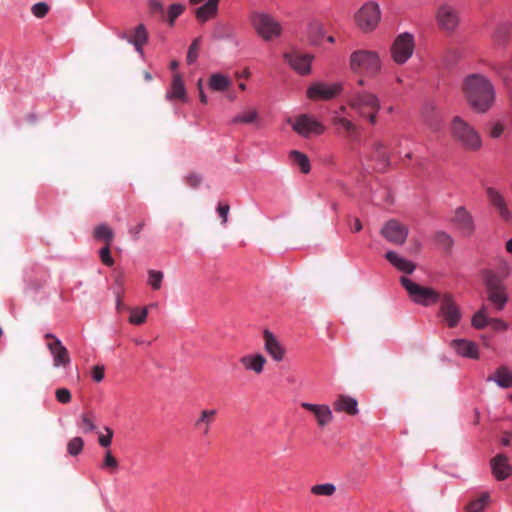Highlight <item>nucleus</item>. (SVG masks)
<instances>
[{"instance_id":"obj_1","label":"nucleus","mask_w":512,"mask_h":512,"mask_svg":"<svg viewBox=\"0 0 512 512\" xmlns=\"http://www.w3.org/2000/svg\"><path fill=\"white\" fill-rule=\"evenodd\" d=\"M469 107L477 113L487 112L495 100V89L491 81L482 74H469L461 86Z\"/></svg>"},{"instance_id":"obj_2","label":"nucleus","mask_w":512,"mask_h":512,"mask_svg":"<svg viewBox=\"0 0 512 512\" xmlns=\"http://www.w3.org/2000/svg\"><path fill=\"white\" fill-rule=\"evenodd\" d=\"M449 132L451 138L466 151L476 152L482 147V139L479 132L464 118L453 116Z\"/></svg>"},{"instance_id":"obj_3","label":"nucleus","mask_w":512,"mask_h":512,"mask_svg":"<svg viewBox=\"0 0 512 512\" xmlns=\"http://www.w3.org/2000/svg\"><path fill=\"white\" fill-rule=\"evenodd\" d=\"M347 104L360 118L367 119L371 125L377 123V114L381 103L376 94L364 90H354L350 93Z\"/></svg>"},{"instance_id":"obj_4","label":"nucleus","mask_w":512,"mask_h":512,"mask_svg":"<svg viewBox=\"0 0 512 512\" xmlns=\"http://www.w3.org/2000/svg\"><path fill=\"white\" fill-rule=\"evenodd\" d=\"M251 24L257 35L266 42L273 41L282 35L281 23L268 13H253L251 15Z\"/></svg>"},{"instance_id":"obj_5","label":"nucleus","mask_w":512,"mask_h":512,"mask_svg":"<svg viewBox=\"0 0 512 512\" xmlns=\"http://www.w3.org/2000/svg\"><path fill=\"white\" fill-rule=\"evenodd\" d=\"M350 68L354 73L375 76L381 70V61L377 52L357 50L350 56Z\"/></svg>"},{"instance_id":"obj_6","label":"nucleus","mask_w":512,"mask_h":512,"mask_svg":"<svg viewBox=\"0 0 512 512\" xmlns=\"http://www.w3.org/2000/svg\"><path fill=\"white\" fill-rule=\"evenodd\" d=\"M482 278L487 290L488 300L498 311L503 310L508 302V295L499 274L486 269L482 271Z\"/></svg>"},{"instance_id":"obj_7","label":"nucleus","mask_w":512,"mask_h":512,"mask_svg":"<svg viewBox=\"0 0 512 512\" xmlns=\"http://www.w3.org/2000/svg\"><path fill=\"white\" fill-rule=\"evenodd\" d=\"M400 283L407 291L411 300L424 307L436 304L442 296V293L437 290L421 286L405 276L400 278Z\"/></svg>"},{"instance_id":"obj_8","label":"nucleus","mask_w":512,"mask_h":512,"mask_svg":"<svg viewBox=\"0 0 512 512\" xmlns=\"http://www.w3.org/2000/svg\"><path fill=\"white\" fill-rule=\"evenodd\" d=\"M438 302L437 316L441 319L442 323L449 328L457 327L462 318V311L456 303L454 296L449 292L442 293Z\"/></svg>"},{"instance_id":"obj_9","label":"nucleus","mask_w":512,"mask_h":512,"mask_svg":"<svg viewBox=\"0 0 512 512\" xmlns=\"http://www.w3.org/2000/svg\"><path fill=\"white\" fill-rule=\"evenodd\" d=\"M435 19L438 28L446 34H453L461 21L459 10L449 3H442L438 6Z\"/></svg>"},{"instance_id":"obj_10","label":"nucleus","mask_w":512,"mask_h":512,"mask_svg":"<svg viewBox=\"0 0 512 512\" xmlns=\"http://www.w3.org/2000/svg\"><path fill=\"white\" fill-rule=\"evenodd\" d=\"M415 48L412 34L404 32L399 34L393 41L390 53L393 61L399 65L404 64L412 56Z\"/></svg>"},{"instance_id":"obj_11","label":"nucleus","mask_w":512,"mask_h":512,"mask_svg":"<svg viewBox=\"0 0 512 512\" xmlns=\"http://www.w3.org/2000/svg\"><path fill=\"white\" fill-rule=\"evenodd\" d=\"M357 27L363 32L374 30L380 21V10L376 3L364 4L354 16Z\"/></svg>"},{"instance_id":"obj_12","label":"nucleus","mask_w":512,"mask_h":512,"mask_svg":"<svg viewBox=\"0 0 512 512\" xmlns=\"http://www.w3.org/2000/svg\"><path fill=\"white\" fill-rule=\"evenodd\" d=\"M44 338L47 340L46 346L53 357V366L64 368L69 366L71 362L70 355L60 339L52 333H46Z\"/></svg>"},{"instance_id":"obj_13","label":"nucleus","mask_w":512,"mask_h":512,"mask_svg":"<svg viewBox=\"0 0 512 512\" xmlns=\"http://www.w3.org/2000/svg\"><path fill=\"white\" fill-rule=\"evenodd\" d=\"M288 122L291 123L293 130L297 134L305 138L311 135H321L325 131V127L319 121L306 114L300 115L294 122L290 119Z\"/></svg>"},{"instance_id":"obj_14","label":"nucleus","mask_w":512,"mask_h":512,"mask_svg":"<svg viewBox=\"0 0 512 512\" xmlns=\"http://www.w3.org/2000/svg\"><path fill=\"white\" fill-rule=\"evenodd\" d=\"M380 232L388 242L395 245L404 244L408 236V228L395 219L387 221Z\"/></svg>"},{"instance_id":"obj_15","label":"nucleus","mask_w":512,"mask_h":512,"mask_svg":"<svg viewBox=\"0 0 512 512\" xmlns=\"http://www.w3.org/2000/svg\"><path fill=\"white\" fill-rule=\"evenodd\" d=\"M342 91V84L314 83L307 90V97L312 100H329Z\"/></svg>"},{"instance_id":"obj_16","label":"nucleus","mask_w":512,"mask_h":512,"mask_svg":"<svg viewBox=\"0 0 512 512\" xmlns=\"http://www.w3.org/2000/svg\"><path fill=\"white\" fill-rule=\"evenodd\" d=\"M264 349L270 357L276 361L281 362L286 354V350L280 340L268 329L263 332Z\"/></svg>"},{"instance_id":"obj_17","label":"nucleus","mask_w":512,"mask_h":512,"mask_svg":"<svg viewBox=\"0 0 512 512\" xmlns=\"http://www.w3.org/2000/svg\"><path fill=\"white\" fill-rule=\"evenodd\" d=\"M284 58L289 63L291 68L299 74L305 75L310 73V65L313 59L311 54H303L299 51H292L285 53Z\"/></svg>"},{"instance_id":"obj_18","label":"nucleus","mask_w":512,"mask_h":512,"mask_svg":"<svg viewBox=\"0 0 512 512\" xmlns=\"http://www.w3.org/2000/svg\"><path fill=\"white\" fill-rule=\"evenodd\" d=\"M486 194L489 203L496 209L500 218L509 221L512 215L504 196L493 187H488Z\"/></svg>"},{"instance_id":"obj_19","label":"nucleus","mask_w":512,"mask_h":512,"mask_svg":"<svg viewBox=\"0 0 512 512\" xmlns=\"http://www.w3.org/2000/svg\"><path fill=\"white\" fill-rule=\"evenodd\" d=\"M453 223L457 225L462 235L467 237L471 236L475 230L473 217L463 206L455 210Z\"/></svg>"},{"instance_id":"obj_20","label":"nucleus","mask_w":512,"mask_h":512,"mask_svg":"<svg viewBox=\"0 0 512 512\" xmlns=\"http://www.w3.org/2000/svg\"><path fill=\"white\" fill-rule=\"evenodd\" d=\"M421 116L424 124L433 132H437L442 127V118L438 114L436 105L433 102H427L421 109Z\"/></svg>"},{"instance_id":"obj_21","label":"nucleus","mask_w":512,"mask_h":512,"mask_svg":"<svg viewBox=\"0 0 512 512\" xmlns=\"http://www.w3.org/2000/svg\"><path fill=\"white\" fill-rule=\"evenodd\" d=\"M119 37L132 44L139 53L143 52V46L148 42V32L143 24L136 26L130 34H119Z\"/></svg>"},{"instance_id":"obj_22","label":"nucleus","mask_w":512,"mask_h":512,"mask_svg":"<svg viewBox=\"0 0 512 512\" xmlns=\"http://www.w3.org/2000/svg\"><path fill=\"white\" fill-rule=\"evenodd\" d=\"M492 474L498 481L505 480L512 474V466L509 464L508 457L504 454H498L490 460Z\"/></svg>"},{"instance_id":"obj_23","label":"nucleus","mask_w":512,"mask_h":512,"mask_svg":"<svg viewBox=\"0 0 512 512\" xmlns=\"http://www.w3.org/2000/svg\"><path fill=\"white\" fill-rule=\"evenodd\" d=\"M301 407L315 416L320 427L326 426L333 419L332 411L327 405L303 402L301 403Z\"/></svg>"},{"instance_id":"obj_24","label":"nucleus","mask_w":512,"mask_h":512,"mask_svg":"<svg viewBox=\"0 0 512 512\" xmlns=\"http://www.w3.org/2000/svg\"><path fill=\"white\" fill-rule=\"evenodd\" d=\"M450 347L459 356L478 359L479 352L477 344L466 339H455L450 342Z\"/></svg>"},{"instance_id":"obj_25","label":"nucleus","mask_w":512,"mask_h":512,"mask_svg":"<svg viewBox=\"0 0 512 512\" xmlns=\"http://www.w3.org/2000/svg\"><path fill=\"white\" fill-rule=\"evenodd\" d=\"M240 364L247 371H252L259 375L264 371V366L267 363L266 358L262 354H246L240 357Z\"/></svg>"},{"instance_id":"obj_26","label":"nucleus","mask_w":512,"mask_h":512,"mask_svg":"<svg viewBox=\"0 0 512 512\" xmlns=\"http://www.w3.org/2000/svg\"><path fill=\"white\" fill-rule=\"evenodd\" d=\"M333 408L336 412H345L350 416L359 412L357 400L347 395H339L333 402Z\"/></svg>"},{"instance_id":"obj_27","label":"nucleus","mask_w":512,"mask_h":512,"mask_svg":"<svg viewBox=\"0 0 512 512\" xmlns=\"http://www.w3.org/2000/svg\"><path fill=\"white\" fill-rule=\"evenodd\" d=\"M331 122L334 126L341 127L345 133V137L349 140L355 141L358 139L359 127L351 120L341 116H333Z\"/></svg>"},{"instance_id":"obj_28","label":"nucleus","mask_w":512,"mask_h":512,"mask_svg":"<svg viewBox=\"0 0 512 512\" xmlns=\"http://www.w3.org/2000/svg\"><path fill=\"white\" fill-rule=\"evenodd\" d=\"M370 160L378 162L380 165L379 169H385L389 165V154L387 152V146L384 142L377 140L373 143L372 151L369 156Z\"/></svg>"},{"instance_id":"obj_29","label":"nucleus","mask_w":512,"mask_h":512,"mask_svg":"<svg viewBox=\"0 0 512 512\" xmlns=\"http://www.w3.org/2000/svg\"><path fill=\"white\" fill-rule=\"evenodd\" d=\"M385 258L387 259V261H389L396 269H398L399 271L403 272V273H406V274H412L413 271L415 270L416 268V265L407 260L406 258H403L401 256H399L396 252L394 251H388L385 255Z\"/></svg>"},{"instance_id":"obj_30","label":"nucleus","mask_w":512,"mask_h":512,"mask_svg":"<svg viewBox=\"0 0 512 512\" xmlns=\"http://www.w3.org/2000/svg\"><path fill=\"white\" fill-rule=\"evenodd\" d=\"M166 98L169 100L177 99L183 102L187 100L184 82L179 73L173 74L171 89L167 92Z\"/></svg>"},{"instance_id":"obj_31","label":"nucleus","mask_w":512,"mask_h":512,"mask_svg":"<svg viewBox=\"0 0 512 512\" xmlns=\"http://www.w3.org/2000/svg\"><path fill=\"white\" fill-rule=\"evenodd\" d=\"M217 414L215 409L211 410H203L200 413L199 418L195 422V427L202 430L203 435H208L210 431V425L214 421V418Z\"/></svg>"},{"instance_id":"obj_32","label":"nucleus","mask_w":512,"mask_h":512,"mask_svg":"<svg viewBox=\"0 0 512 512\" xmlns=\"http://www.w3.org/2000/svg\"><path fill=\"white\" fill-rule=\"evenodd\" d=\"M510 29L511 26L507 22L497 24L492 34V39L496 46H504L508 42Z\"/></svg>"},{"instance_id":"obj_33","label":"nucleus","mask_w":512,"mask_h":512,"mask_svg":"<svg viewBox=\"0 0 512 512\" xmlns=\"http://www.w3.org/2000/svg\"><path fill=\"white\" fill-rule=\"evenodd\" d=\"M217 12L218 7L207 1L204 5L195 10V16L199 22L204 23L214 18L217 15Z\"/></svg>"},{"instance_id":"obj_34","label":"nucleus","mask_w":512,"mask_h":512,"mask_svg":"<svg viewBox=\"0 0 512 512\" xmlns=\"http://www.w3.org/2000/svg\"><path fill=\"white\" fill-rule=\"evenodd\" d=\"M232 85V81L220 73L212 74L209 78V87L213 91H226Z\"/></svg>"},{"instance_id":"obj_35","label":"nucleus","mask_w":512,"mask_h":512,"mask_svg":"<svg viewBox=\"0 0 512 512\" xmlns=\"http://www.w3.org/2000/svg\"><path fill=\"white\" fill-rule=\"evenodd\" d=\"M488 380H494L499 386L507 388L512 386V374L506 367H500L497 369L493 376H490Z\"/></svg>"},{"instance_id":"obj_36","label":"nucleus","mask_w":512,"mask_h":512,"mask_svg":"<svg viewBox=\"0 0 512 512\" xmlns=\"http://www.w3.org/2000/svg\"><path fill=\"white\" fill-rule=\"evenodd\" d=\"M489 500L490 495L488 492L481 493L466 505V512H483Z\"/></svg>"},{"instance_id":"obj_37","label":"nucleus","mask_w":512,"mask_h":512,"mask_svg":"<svg viewBox=\"0 0 512 512\" xmlns=\"http://www.w3.org/2000/svg\"><path fill=\"white\" fill-rule=\"evenodd\" d=\"M289 156L293 163L300 167L303 173L307 174L310 172L311 166L307 155L298 150H292Z\"/></svg>"},{"instance_id":"obj_38","label":"nucleus","mask_w":512,"mask_h":512,"mask_svg":"<svg viewBox=\"0 0 512 512\" xmlns=\"http://www.w3.org/2000/svg\"><path fill=\"white\" fill-rule=\"evenodd\" d=\"M93 235L95 239L103 240L105 242V245H111L114 238L113 230L105 224L96 226Z\"/></svg>"},{"instance_id":"obj_39","label":"nucleus","mask_w":512,"mask_h":512,"mask_svg":"<svg viewBox=\"0 0 512 512\" xmlns=\"http://www.w3.org/2000/svg\"><path fill=\"white\" fill-rule=\"evenodd\" d=\"M258 113L255 109H248L232 118V124H250L256 121Z\"/></svg>"},{"instance_id":"obj_40","label":"nucleus","mask_w":512,"mask_h":512,"mask_svg":"<svg viewBox=\"0 0 512 512\" xmlns=\"http://www.w3.org/2000/svg\"><path fill=\"white\" fill-rule=\"evenodd\" d=\"M129 310H130L129 322L131 324L141 325L146 321L147 315H148V307H143V308L135 307V308H130Z\"/></svg>"},{"instance_id":"obj_41","label":"nucleus","mask_w":512,"mask_h":512,"mask_svg":"<svg viewBox=\"0 0 512 512\" xmlns=\"http://www.w3.org/2000/svg\"><path fill=\"white\" fill-rule=\"evenodd\" d=\"M336 492V486L332 483L316 484L311 487V493L316 496L330 497Z\"/></svg>"},{"instance_id":"obj_42","label":"nucleus","mask_w":512,"mask_h":512,"mask_svg":"<svg viewBox=\"0 0 512 512\" xmlns=\"http://www.w3.org/2000/svg\"><path fill=\"white\" fill-rule=\"evenodd\" d=\"M163 279V272L153 269L148 270L147 283L153 290H159L161 288Z\"/></svg>"},{"instance_id":"obj_43","label":"nucleus","mask_w":512,"mask_h":512,"mask_svg":"<svg viewBox=\"0 0 512 512\" xmlns=\"http://www.w3.org/2000/svg\"><path fill=\"white\" fill-rule=\"evenodd\" d=\"M79 427L83 433H89L96 429L91 413H83L80 418Z\"/></svg>"},{"instance_id":"obj_44","label":"nucleus","mask_w":512,"mask_h":512,"mask_svg":"<svg viewBox=\"0 0 512 512\" xmlns=\"http://www.w3.org/2000/svg\"><path fill=\"white\" fill-rule=\"evenodd\" d=\"M83 446V439L81 437H74L67 444L68 453L71 456H76L82 452Z\"/></svg>"},{"instance_id":"obj_45","label":"nucleus","mask_w":512,"mask_h":512,"mask_svg":"<svg viewBox=\"0 0 512 512\" xmlns=\"http://www.w3.org/2000/svg\"><path fill=\"white\" fill-rule=\"evenodd\" d=\"M490 319L487 318L485 308L479 310L472 318V325L477 329H482L489 325Z\"/></svg>"},{"instance_id":"obj_46","label":"nucleus","mask_w":512,"mask_h":512,"mask_svg":"<svg viewBox=\"0 0 512 512\" xmlns=\"http://www.w3.org/2000/svg\"><path fill=\"white\" fill-rule=\"evenodd\" d=\"M185 7L182 4H172L168 9V23L173 25L175 20L183 13Z\"/></svg>"},{"instance_id":"obj_47","label":"nucleus","mask_w":512,"mask_h":512,"mask_svg":"<svg viewBox=\"0 0 512 512\" xmlns=\"http://www.w3.org/2000/svg\"><path fill=\"white\" fill-rule=\"evenodd\" d=\"M435 241L445 249H450L453 245V239L449 234L439 231L435 234Z\"/></svg>"},{"instance_id":"obj_48","label":"nucleus","mask_w":512,"mask_h":512,"mask_svg":"<svg viewBox=\"0 0 512 512\" xmlns=\"http://www.w3.org/2000/svg\"><path fill=\"white\" fill-rule=\"evenodd\" d=\"M200 41L201 39L200 38H196L192 44L190 45L189 49H188V53H187V62L188 64H192L196 61L197 57H198V50H199V47H200Z\"/></svg>"},{"instance_id":"obj_49","label":"nucleus","mask_w":512,"mask_h":512,"mask_svg":"<svg viewBox=\"0 0 512 512\" xmlns=\"http://www.w3.org/2000/svg\"><path fill=\"white\" fill-rule=\"evenodd\" d=\"M102 468L109 469L111 471H116L118 468V461L117 459L112 455L110 450H107L105 453L104 461L102 464Z\"/></svg>"},{"instance_id":"obj_50","label":"nucleus","mask_w":512,"mask_h":512,"mask_svg":"<svg viewBox=\"0 0 512 512\" xmlns=\"http://www.w3.org/2000/svg\"><path fill=\"white\" fill-rule=\"evenodd\" d=\"M497 270L500 274V278H506L511 274V265L510 263L504 259V258H498L497 260Z\"/></svg>"},{"instance_id":"obj_51","label":"nucleus","mask_w":512,"mask_h":512,"mask_svg":"<svg viewBox=\"0 0 512 512\" xmlns=\"http://www.w3.org/2000/svg\"><path fill=\"white\" fill-rule=\"evenodd\" d=\"M99 256L104 265L112 266L114 264V260L110 253V245H105L103 248H101Z\"/></svg>"},{"instance_id":"obj_52","label":"nucleus","mask_w":512,"mask_h":512,"mask_svg":"<svg viewBox=\"0 0 512 512\" xmlns=\"http://www.w3.org/2000/svg\"><path fill=\"white\" fill-rule=\"evenodd\" d=\"M49 11V6L44 2H39L33 5L32 13L37 18H43Z\"/></svg>"},{"instance_id":"obj_53","label":"nucleus","mask_w":512,"mask_h":512,"mask_svg":"<svg viewBox=\"0 0 512 512\" xmlns=\"http://www.w3.org/2000/svg\"><path fill=\"white\" fill-rule=\"evenodd\" d=\"M55 396L58 402L67 404L71 401V393L67 388H59L55 392Z\"/></svg>"},{"instance_id":"obj_54","label":"nucleus","mask_w":512,"mask_h":512,"mask_svg":"<svg viewBox=\"0 0 512 512\" xmlns=\"http://www.w3.org/2000/svg\"><path fill=\"white\" fill-rule=\"evenodd\" d=\"M105 431L107 433L106 435L99 434L98 442L102 447L107 448L111 445L113 438V430L109 427H105Z\"/></svg>"},{"instance_id":"obj_55","label":"nucleus","mask_w":512,"mask_h":512,"mask_svg":"<svg viewBox=\"0 0 512 512\" xmlns=\"http://www.w3.org/2000/svg\"><path fill=\"white\" fill-rule=\"evenodd\" d=\"M92 379L99 383L104 379L105 376V368L103 365H95L91 369Z\"/></svg>"},{"instance_id":"obj_56","label":"nucleus","mask_w":512,"mask_h":512,"mask_svg":"<svg viewBox=\"0 0 512 512\" xmlns=\"http://www.w3.org/2000/svg\"><path fill=\"white\" fill-rule=\"evenodd\" d=\"M229 211H230V207L228 204H219L218 207H217V212L219 214V216L221 217L222 219V224L223 225H226L227 221H228V214H229Z\"/></svg>"},{"instance_id":"obj_57","label":"nucleus","mask_w":512,"mask_h":512,"mask_svg":"<svg viewBox=\"0 0 512 512\" xmlns=\"http://www.w3.org/2000/svg\"><path fill=\"white\" fill-rule=\"evenodd\" d=\"M201 181H202L201 177L198 174H195V173H190L186 177V183L191 188H197L199 186V184L201 183Z\"/></svg>"},{"instance_id":"obj_58","label":"nucleus","mask_w":512,"mask_h":512,"mask_svg":"<svg viewBox=\"0 0 512 512\" xmlns=\"http://www.w3.org/2000/svg\"><path fill=\"white\" fill-rule=\"evenodd\" d=\"M503 131H504V126L503 124L501 123H495L490 131H489V135L491 138H499L502 134H503Z\"/></svg>"},{"instance_id":"obj_59","label":"nucleus","mask_w":512,"mask_h":512,"mask_svg":"<svg viewBox=\"0 0 512 512\" xmlns=\"http://www.w3.org/2000/svg\"><path fill=\"white\" fill-rule=\"evenodd\" d=\"M489 325H491V327L497 331H504L508 327L507 324L501 319H490Z\"/></svg>"},{"instance_id":"obj_60","label":"nucleus","mask_w":512,"mask_h":512,"mask_svg":"<svg viewBox=\"0 0 512 512\" xmlns=\"http://www.w3.org/2000/svg\"><path fill=\"white\" fill-rule=\"evenodd\" d=\"M149 6H150V9L153 13H159V14H163L164 13V7H163V4L158 1V0H151L149 2Z\"/></svg>"},{"instance_id":"obj_61","label":"nucleus","mask_w":512,"mask_h":512,"mask_svg":"<svg viewBox=\"0 0 512 512\" xmlns=\"http://www.w3.org/2000/svg\"><path fill=\"white\" fill-rule=\"evenodd\" d=\"M145 226V222L142 221L138 223L135 227L130 228L129 233L133 236L135 240L139 238V234L142 231L143 227Z\"/></svg>"},{"instance_id":"obj_62","label":"nucleus","mask_w":512,"mask_h":512,"mask_svg":"<svg viewBox=\"0 0 512 512\" xmlns=\"http://www.w3.org/2000/svg\"><path fill=\"white\" fill-rule=\"evenodd\" d=\"M352 222H353V224L351 226V230L353 232H360L361 229H362V223H361L360 219L359 218H353Z\"/></svg>"},{"instance_id":"obj_63","label":"nucleus","mask_w":512,"mask_h":512,"mask_svg":"<svg viewBox=\"0 0 512 512\" xmlns=\"http://www.w3.org/2000/svg\"><path fill=\"white\" fill-rule=\"evenodd\" d=\"M198 88H199V98H200V101L203 104H206L207 103V96L205 95V93L203 91L202 80L201 79L198 81Z\"/></svg>"},{"instance_id":"obj_64","label":"nucleus","mask_w":512,"mask_h":512,"mask_svg":"<svg viewBox=\"0 0 512 512\" xmlns=\"http://www.w3.org/2000/svg\"><path fill=\"white\" fill-rule=\"evenodd\" d=\"M225 28H226L225 25H218L215 29L216 37H218V38L223 37Z\"/></svg>"}]
</instances>
